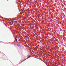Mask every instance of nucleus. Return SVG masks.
<instances>
[{
	"instance_id": "nucleus-5",
	"label": "nucleus",
	"mask_w": 66,
	"mask_h": 66,
	"mask_svg": "<svg viewBox=\"0 0 66 66\" xmlns=\"http://www.w3.org/2000/svg\"><path fill=\"white\" fill-rule=\"evenodd\" d=\"M58 51V52H59V51Z\"/></svg>"
},
{
	"instance_id": "nucleus-3",
	"label": "nucleus",
	"mask_w": 66,
	"mask_h": 66,
	"mask_svg": "<svg viewBox=\"0 0 66 66\" xmlns=\"http://www.w3.org/2000/svg\"><path fill=\"white\" fill-rule=\"evenodd\" d=\"M27 59H28L26 58V59H25V60H23V61H25V60H27Z\"/></svg>"
},
{
	"instance_id": "nucleus-2",
	"label": "nucleus",
	"mask_w": 66,
	"mask_h": 66,
	"mask_svg": "<svg viewBox=\"0 0 66 66\" xmlns=\"http://www.w3.org/2000/svg\"><path fill=\"white\" fill-rule=\"evenodd\" d=\"M15 40H16V42H17V39L16 38H15Z\"/></svg>"
},
{
	"instance_id": "nucleus-1",
	"label": "nucleus",
	"mask_w": 66,
	"mask_h": 66,
	"mask_svg": "<svg viewBox=\"0 0 66 66\" xmlns=\"http://www.w3.org/2000/svg\"><path fill=\"white\" fill-rule=\"evenodd\" d=\"M30 56H31L30 55H29V56H28V57H27V59H29V58H30Z\"/></svg>"
},
{
	"instance_id": "nucleus-4",
	"label": "nucleus",
	"mask_w": 66,
	"mask_h": 66,
	"mask_svg": "<svg viewBox=\"0 0 66 66\" xmlns=\"http://www.w3.org/2000/svg\"><path fill=\"white\" fill-rule=\"evenodd\" d=\"M5 44H7V43H5Z\"/></svg>"
}]
</instances>
